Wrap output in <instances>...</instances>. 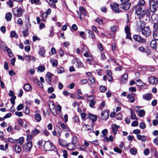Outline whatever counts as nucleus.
Returning <instances> with one entry per match:
<instances>
[{"label": "nucleus", "instance_id": "4be33fe9", "mask_svg": "<svg viewBox=\"0 0 158 158\" xmlns=\"http://www.w3.org/2000/svg\"><path fill=\"white\" fill-rule=\"evenodd\" d=\"M151 19L153 23L157 22L158 21V15L156 14H154L152 15Z\"/></svg>", "mask_w": 158, "mask_h": 158}, {"label": "nucleus", "instance_id": "774afa93", "mask_svg": "<svg viewBox=\"0 0 158 158\" xmlns=\"http://www.w3.org/2000/svg\"><path fill=\"white\" fill-rule=\"evenodd\" d=\"M0 30L3 33H5L6 31V28L4 26H2L0 28Z\"/></svg>", "mask_w": 158, "mask_h": 158}, {"label": "nucleus", "instance_id": "473e14b6", "mask_svg": "<svg viewBox=\"0 0 158 158\" xmlns=\"http://www.w3.org/2000/svg\"><path fill=\"white\" fill-rule=\"evenodd\" d=\"M10 37L11 38H13L14 37L16 38H18V35L15 31H12L10 32Z\"/></svg>", "mask_w": 158, "mask_h": 158}, {"label": "nucleus", "instance_id": "603ef678", "mask_svg": "<svg viewBox=\"0 0 158 158\" xmlns=\"http://www.w3.org/2000/svg\"><path fill=\"white\" fill-rule=\"evenodd\" d=\"M100 90L101 92H105L106 90V88L104 86H102L100 88Z\"/></svg>", "mask_w": 158, "mask_h": 158}, {"label": "nucleus", "instance_id": "bf43d9fd", "mask_svg": "<svg viewBox=\"0 0 158 158\" xmlns=\"http://www.w3.org/2000/svg\"><path fill=\"white\" fill-rule=\"evenodd\" d=\"M17 23L19 24L20 26L23 25V21L20 18H19L17 21Z\"/></svg>", "mask_w": 158, "mask_h": 158}, {"label": "nucleus", "instance_id": "9b49d317", "mask_svg": "<svg viewBox=\"0 0 158 158\" xmlns=\"http://www.w3.org/2000/svg\"><path fill=\"white\" fill-rule=\"evenodd\" d=\"M133 39L136 41L141 43H145L146 40L139 35H135L133 36Z\"/></svg>", "mask_w": 158, "mask_h": 158}, {"label": "nucleus", "instance_id": "0eeeda50", "mask_svg": "<svg viewBox=\"0 0 158 158\" xmlns=\"http://www.w3.org/2000/svg\"><path fill=\"white\" fill-rule=\"evenodd\" d=\"M48 104L49 106V107L51 110V112L54 116H56L57 114L56 112V110L53 112L54 108L55 107V105L54 103L51 101H49L48 102Z\"/></svg>", "mask_w": 158, "mask_h": 158}, {"label": "nucleus", "instance_id": "8fccbe9b", "mask_svg": "<svg viewBox=\"0 0 158 158\" xmlns=\"http://www.w3.org/2000/svg\"><path fill=\"white\" fill-rule=\"evenodd\" d=\"M52 61H53V62L52 63V65L53 66H56L57 64H58V62L55 59V60H51V62H52Z\"/></svg>", "mask_w": 158, "mask_h": 158}, {"label": "nucleus", "instance_id": "aec40b11", "mask_svg": "<svg viewBox=\"0 0 158 158\" xmlns=\"http://www.w3.org/2000/svg\"><path fill=\"white\" fill-rule=\"evenodd\" d=\"M131 116L130 117V118L132 120H136L138 119V118L136 116V114L134 111L132 109L131 110Z\"/></svg>", "mask_w": 158, "mask_h": 158}, {"label": "nucleus", "instance_id": "0e129e2a", "mask_svg": "<svg viewBox=\"0 0 158 158\" xmlns=\"http://www.w3.org/2000/svg\"><path fill=\"white\" fill-rule=\"evenodd\" d=\"M98 47L100 51H102L103 50V46L101 44H98Z\"/></svg>", "mask_w": 158, "mask_h": 158}, {"label": "nucleus", "instance_id": "423d86ee", "mask_svg": "<svg viewBox=\"0 0 158 158\" xmlns=\"http://www.w3.org/2000/svg\"><path fill=\"white\" fill-rule=\"evenodd\" d=\"M32 147V142L31 141H29L27 143H25L23 145V148L25 151H30L31 150Z\"/></svg>", "mask_w": 158, "mask_h": 158}, {"label": "nucleus", "instance_id": "f8f14e48", "mask_svg": "<svg viewBox=\"0 0 158 158\" xmlns=\"http://www.w3.org/2000/svg\"><path fill=\"white\" fill-rule=\"evenodd\" d=\"M109 111H103L101 114L102 119L104 120L107 119L109 117Z\"/></svg>", "mask_w": 158, "mask_h": 158}, {"label": "nucleus", "instance_id": "393cba45", "mask_svg": "<svg viewBox=\"0 0 158 158\" xmlns=\"http://www.w3.org/2000/svg\"><path fill=\"white\" fill-rule=\"evenodd\" d=\"M91 97H93V96H91L90 97H88L87 98L88 100H89L90 101L89 104V106L92 108H93V106L95 105L96 103V102L93 100H90V98Z\"/></svg>", "mask_w": 158, "mask_h": 158}, {"label": "nucleus", "instance_id": "7c9ffc66", "mask_svg": "<svg viewBox=\"0 0 158 158\" xmlns=\"http://www.w3.org/2000/svg\"><path fill=\"white\" fill-rule=\"evenodd\" d=\"M60 144L63 147H65L67 146V143L66 141L62 139H60L59 140Z\"/></svg>", "mask_w": 158, "mask_h": 158}, {"label": "nucleus", "instance_id": "b1692460", "mask_svg": "<svg viewBox=\"0 0 158 158\" xmlns=\"http://www.w3.org/2000/svg\"><path fill=\"white\" fill-rule=\"evenodd\" d=\"M45 52L44 47L42 46L40 47L39 53L40 56L44 57Z\"/></svg>", "mask_w": 158, "mask_h": 158}, {"label": "nucleus", "instance_id": "6ab92c4d", "mask_svg": "<svg viewBox=\"0 0 158 158\" xmlns=\"http://www.w3.org/2000/svg\"><path fill=\"white\" fill-rule=\"evenodd\" d=\"M145 2L144 0H140L138 3L135 6L136 7H140L141 8H144Z\"/></svg>", "mask_w": 158, "mask_h": 158}, {"label": "nucleus", "instance_id": "f704fd0d", "mask_svg": "<svg viewBox=\"0 0 158 158\" xmlns=\"http://www.w3.org/2000/svg\"><path fill=\"white\" fill-rule=\"evenodd\" d=\"M15 150L17 153H19L21 151V148L20 146L15 145Z\"/></svg>", "mask_w": 158, "mask_h": 158}, {"label": "nucleus", "instance_id": "cd10ccee", "mask_svg": "<svg viewBox=\"0 0 158 158\" xmlns=\"http://www.w3.org/2000/svg\"><path fill=\"white\" fill-rule=\"evenodd\" d=\"M12 17V15L11 13H8L5 15V19L7 21H10L11 20Z\"/></svg>", "mask_w": 158, "mask_h": 158}, {"label": "nucleus", "instance_id": "e433bc0d", "mask_svg": "<svg viewBox=\"0 0 158 158\" xmlns=\"http://www.w3.org/2000/svg\"><path fill=\"white\" fill-rule=\"evenodd\" d=\"M40 130H37L36 128H35L34 130L31 131V134L33 136H35L40 133Z\"/></svg>", "mask_w": 158, "mask_h": 158}, {"label": "nucleus", "instance_id": "f3484780", "mask_svg": "<svg viewBox=\"0 0 158 158\" xmlns=\"http://www.w3.org/2000/svg\"><path fill=\"white\" fill-rule=\"evenodd\" d=\"M89 117L90 119L92 121V122H95L97 119V117L96 115L92 114H88ZM92 125H94V123H92Z\"/></svg>", "mask_w": 158, "mask_h": 158}, {"label": "nucleus", "instance_id": "a19ab883", "mask_svg": "<svg viewBox=\"0 0 158 158\" xmlns=\"http://www.w3.org/2000/svg\"><path fill=\"white\" fill-rule=\"evenodd\" d=\"M127 97L128 98L129 101L131 102H133L135 101V98L130 94H128L127 95Z\"/></svg>", "mask_w": 158, "mask_h": 158}, {"label": "nucleus", "instance_id": "2f4dec72", "mask_svg": "<svg viewBox=\"0 0 158 158\" xmlns=\"http://www.w3.org/2000/svg\"><path fill=\"white\" fill-rule=\"evenodd\" d=\"M150 46L153 48L155 49L156 48L157 44L156 41L155 40H152Z\"/></svg>", "mask_w": 158, "mask_h": 158}, {"label": "nucleus", "instance_id": "ea45409f", "mask_svg": "<svg viewBox=\"0 0 158 158\" xmlns=\"http://www.w3.org/2000/svg\"><path fill=\"white\" fill-rule=\"evenodd\" d=\"M24 57L25 59L26 60L28 61V62H30L31 60V56L30 55H26L24 54Z\"/></svg>", "mask_w": 158, "mask_h": 158}, {"label": "nucleus", "instance_id": "39448f33", "mask_svg": "<svg viewBox=\"0 0 158 158\" xmlns=\"http://www.w3.org/2000/svg\"><path fill=\"white\" fill-rule=\"evenodd\" d=\"M142 34L146 37H148L151 33V31L149 27H145L142 30Z\"/></svg>", "mask_w": 158, "mask_h": 158}, {"label": "nucleus", "instance_id": "c756f323", "mask_svg": "<svg viewBox=\"0 0 158 158\" xmlns=\"http://www.w3.org/2000/svg\"><path fill=\"white\" fill-rule=\"evenodd\" d=\"M66 146L68 147V149L70 150H72L74 149L75 148V145L73 143H67Z\"/></svg>", "mask_w": 158, "mask_h": 158}, {"label": "nucleus", "instance_id": "680f3d73", "mask_svg": "<svg viewBox=\"0 0 158 158\" xmlns=\"http://www.w3.org/2000/svg\"><path fill=\"white\" fill-rule=\"evenodd\" d=\"M131 125L132 127H136L138 126V123L137 121H135L132 122L131 123Z\"/></svg>", "mask_w": 158, "mask_h": 158}, {"label": "nucleus", "instance_id": "5701e85b", "mask_svg": "<svg viewBox=\"0 0 158 158\" xmlns=\"http://www.w3.org/2000/svg\"><path fill=\"white\" fill-rule=\"evenodd\" d=\"M52 74L48 72L45 76V80L48 82H50L51 80V77Z\"/></svg>", "mask_w": 158, "mask_h": 158}, {"label": "nucleus", "instance_id": "ddd939ff", "mask_svg": "<svg viewBox=\"0 0 158 158\" xmlns=\"http://www.w3.org/2000/svg\"><path fill=\"white\" fill-rule=\"evenodd\" d=\"M40 110H36L35 112V120L38 122H40L41 119V117L40 114Z\"/></svg>", "mask_w": 158, "mask_h": 158}, {"label": "nucleus", "instance_id": "13d9d810", "mask_svg": "<svg viewBox=\"0 0 158 158\" xmlns=\"http://www.w3.org/2000/svg\"><path fill=\"white\" fill-rule=\"evenodd\" d=\"M77 142V139L76 136H73V137L72 143L75 145Z\"/></svg>", "mask_w": 158, "mask_h": 158}, {"label": "nucleus", "instance_id": "e2e57ef3", "mask_svg": "<svg viewBox=\"0 0 158 158\" xmlns=\"http://www.w3.org/2000/svg\"><path fill=\"white\" fill-rule=\"evenodd\" d=\"M17 122L21 126H23V120L22 119H19L17 120Z\"/></svg>", "mask_w": 158, "mask_h": 158}, {"label": "nucleus", "instance_id": "7ed1b4c3", "mask_svg": "<svg viewBox=\"0 0 158 158\" xmlns=\"http://www.w3.org/2000/svg\"><path fill=\"white\" fill-rule=\"evenodd\" d=\"M149 4L153 9V12H155L158 9V0H150Z\"/></svg>", "mask_w": 158, "mask_h": 158}, {"label": "nucleus", "instance_id": "c85d7f7f", "mask_svg": "<svg viewBox=\"0 0 158 158\" xmlns=\"http://www.w3.org/2000/svg\"><path fill=\"white\" fill-rule=\"evenodd\" d=\"M153 35L155 40H158V30H154L153 31Z\"/></svg>", "mask_w": 158, "mask_h": 158}, {"label": "nucleus", "instance_id": "c03bdc74", "mask_svg": "<svg viewBox=\"0 0 158 158\" xmlns=\"http://www.w3.org/2000/svg\"><path fill=\"white\" fill-rule=\"evenodd\" d=\"M139 114L140 117H143L145 114V111L143 110H140L139 112Z\"/></svg>", "mask_w": 158, "mask_h": 158}, {"label": "nucleus", "instance_id": "69168bd1", "mask_svg": "<svg viewBox=\"0 0 158 158\" xmlns=\"http://www.w3.org/2000/svg\"><path fill=\"white\" fill-rule=\"evenodd\" d=\"M89 80L92 82V83H95V79L92 76L90 77H89Z\"/></svg>", "mask_w": 158, "mask_h": 158}, {"label": "nucleus", "instance_id": "f03ea898", "mask_svg": "<svg viewBox=\"0 0 158 158\" xmlns=\"http://www.w3.org/2000/svg\"><path fill=\"white\" fill-rule=\"evenodd\" d=\"M43 148L45 151H53L55 152V154H58L57 149L55 148L53 143L48 141L45 142L43 147Z\"/></svg>", "mask_w": 158, "mask_h": 158}, {"label": "nucleus", "instance_id": "4c0bfd02", "mask_svg": "<svg viewBox=\"0 0 158 158\" xmlns=\"http://www.w3.org/2000/svg\"><path fill=\"white\" fill-rule=\"evenodd\" d=\"M88 33L89 34V36H90L91 38L92 39H95V36L94 33L91 31L89 30H87Z\"/></svg>", "mask_w": 158, "mask_h": 158}, {"label": "nucleus", "instance_id": "20e7f679", "mask_svg": "<svg viewBox=\"0 0 158 158\" xmlns=\"http://www.w3.org/2000/svg\"><path fill=\"white\" fill-rule=\"evenodd\" d=\"M14 15L17 17H20L23 13V10L21 8H15L13 10Z\"/></svg>", "mask_w": 158, "mask_h": 158}, {"label": "nucleus", "instance_id": "5fc2aeb1", "mask_svg": "<svg viewBox=\"0 0 158 158\" xmlns=\"http://www.w3.org/2000/svg\"><path fill=\"white\" fill-rule=\"evenodd\" d=\"M139 127L142 129H144L146 127V125L145 123L143 122L141 123L139 125Z\"/></svg>", "mask_w": 158, "mask_h": 158}, {"label": "nucleus", "instance_id": "9d476101", "mask_svg": "<svg viewBox=\"0 0 158 158\" xmlns=\"http://www.w3.org/2000/svg\"><path fill=\"white\" fill-rule=\"evenodd\" d=\"M131 5V4L128 2H121V6L122 8L124 10H128Z\"/></svg>", "mask_w": 158, "mask_h": 158}, {"label": "nucleus", "instance_id": "864d4df0", "mask_svg": "<svg viewBox=\"0 0 158 158\" xmlns=\"http://www.w3.org/2000/svg\"><path fill=\"white\" fill-rule=\"evenodd\" d=\"M76 62L77 63L78 67V68H80L82 67V64L79 60H76Z\"/></svg>", "mask_w": 158, "mask_h": 158}, {"label": "nucleus", "instance_id": "4468645a", "mask_svg": "<svg viewBox=\"0 0 158 158\" xmlns=\"http://www.w3.org/2000/svg\"><path fill=\"white\" fill-rule=\"evenodd\" d=\"M145 25V23L143 21L139 20V23H136V26L138 29H140L141 30L143 29V27Z\"/></svg>", "mask_w": 158, "mask_h": 158}, {"label": "nucleus", "instance_id": "a211bd4d", "mask_svg": "<svg viewBox=\"0 0 158 158\" xmlns=\"http://www.w3.org/2000/svg\"><path fill=\"white\" fill-rule=\"evenodd\" d=\"M111 127L114 134L115 135L116 134L118 128V126L115 124H112L111 126Z\"/></svg>", "mask_w": 158, "mask_h": 158}, {"label": "nucleus", "instance_id": "412c9836", "mask_svg": "<svg viewBox=\"0 0 158 158\" xmlns=\"http://www.w3.org/2000/svg\"><path fill=\"white\" fill-rule=\"evenodd\" d=\"M79 10L81 14L84 16L86 15V11L84 7L82 6H80L79 7Z\"/></svg>", "mask_w": 158, "mask_h": 158}, {"label": "nucleus", "instance_id": "de8ad7c7", "mask_svg": "<svg viewBox=\"0 0 158 158\" xmlns=\"http://www.w3.org/2000/svg\"><path fill=\"white\" fill-rule=\"evenodd\" d=\"M24 141V138L23 137H22L19 139L17 141V143L20 144L21 145L23 143Z\"/></svg>", "mask_w": 158, "mask_h": 158}, {"label": "nucleus", "instance_id": "052dcab7", "mask_svg": "<svg viewBox=\"0 0 158 158\" xmlns=\"http://www.w3.org/2000/svg\"><path fill=\"white\" fill-rule=\"evenodd\" d=\"M16 98V97L15 96H14L13 97H12L10 99L11 102L14 105L15 104V100Z\"/></svg>", "mask_w": 158, "mask_h": 158}, {"label": "nucleus", "instance_id": "49530a36", "mask_svg": "<svg viewBox=\"0 0 158 158\" xmlns=\"http://www.w3.org/2000/svg\"><path fill=\"white\" fill-rule=\"evenodd\" d=\"M128 78V75L127 74H125L123 75L122 77V80L125 83V81H126L127 80V79Z\"/></svg>", "mask_w": 158, "mask_h": 158}, {"label": "nucleus", "instance_id": "c9c22d12", "mask_svg": "<svg viewBox=\"0 0 158 158\" xmlns=\"http://www.w3.org/2000/svg\"><path fill=\"white\" fill-rule=\"evenodd\" d=\"M137 85L139 86H144L145 84L141 80L138 79L136 80Z\"/></svg>", "mask_w": 158, "mask_h": 158}, {"label": "nucleus", "instance_id": "a18cd8bd", "mask_svg": "<svg viewBox=\"0 0 158 158\" xmlns=\"http://www.w3.org/2000/svg\"><path fill=\"white\" fill-rule=\"evenodd\" d=\"M45 69V67L44 66H40L38 68V70L40 72H43Z\"/></svg>", "mask_w": 158, "mask_h": 158}, {"label": "nucleus", "instance_id": "37998d69", "mask_svg": "<svg viewBox=\"0 0 158 158\" xmlns=\"http://www.w3.org/2000/svg\"><path fill=\"white\" fill-rule=\"evenodd\" d=\"M47 14L44 13H43L41 15V20L43 21H45L47 17Z\"/></svg>", "mask_w": 158, "mask_h": 158}, {"label": "nucleus", "instance_id": "6e6d98bb", "mask_svg": "<svg viewBox=\"0 0 158 158\" xmlns=\"http://www.w3.org/2000/svg\"><path fill=\"white\" fill-rule=\"evenodd\" d=\"M63 152V156L64 158H68V153L67 151L65 150H64L62 151Z\"/></svg>", "mask_w": 158, "mask_h": 158}, {"label": "nucleus", "instance_id": "bb28decb", "mask_svg": "<svg viewBox=\"0 0 158 158\" xmlns=\"http://www.w3.org/2000/svg\"><path fill=\"white\" fill-rule=\"evenodd\" d=\"M24 89L26 91H30L32 89V87L31 85L29 84H27L23 86Z\"/></svg>", "mask_w": 158, "mask_h": 158}, {"label": "nucleus", "instance_id": "6e6552de", "mask_svg": "<svg viewBox=\"0 0 158 158\" xmlns=\"http://www.w3.org/2000/svg\"><path fill=\"white\" fill-rule=\"evenodd\" d=\"M148 82L150 84L156 85L158 83V78L152 76L148 78Z\"/></svg>", "mask_w": 158, "mask_h": 158}, {"label": "nucleus", "instance_id": "2eb2a0df", "mask_svg": "<svg viewBox=\"0 0 158 158\" xmlns=\"http://www.w3.org/2000/svg\"><path fill=\"white\" fill-rule=\"evenodd\" d=\"M152 95L151 93H147L143 95V98L147 101H150L152 98Z\"/></svg>", "mask_w": 158, "mask_h": 158}, {"label": "nucleus", "instance_id": "4d7b16f0", "mask_svg": "<svg viewBox=\"0 0 158 158\" xmlns=\"http://www.w3.org/2000/svg\"><path fill=\"white\" fill-rule=\"evenodd\" d=\"M23 105L22 104H20L17 106L16 109L18 110H20L23 108Z\"/></svg>", "mask_w": 158, "mask_h": 158}, {"label": "nucleus", "instance_id": "dca6fc26", "mask_svg": "<svg viewBox=\"0 0 158 158\" xmlns=\"http://www.w3.org/2000/svg\"><path fill=\"white\" fill-rule=\"evenodd\" d=\"M112 9L115 12H118V4L117 3L110 4Z\"/></svg>", "mask_w": 158, "mask_h": 158}, {"label": "nucleus", "instance_id": "58836bf2", "mask_svg": "<svg viewBox=\"0 0 158 158\" xmlns=\"http://www.w3.org/2000/svg\"><path fill=\"white\" fill-rule=\"evenodd\" d=\"M130 152L131 154L135 155L137 153V150L135 148H132L130 149Z\"/></svg>", "mask_w": 158, "mask_h": 158}, {"label": "nucleus", "instance_id": "a878e982", "mask_svg": "<svg viewBox=\"0 0 158 158\" xmlns=\"http://www.w3.org/2000/svg\"><path fill=\"white\" fill-rule=\"evenodd\" d=\"M137 137L138 140H141L143 142H145L146 140V137L144 135H137Z\"/></svg>", "mask_w": 158, "mask_h": 158}, {"label": "nucleus", "instance_id": "f257e3e1", "mask_svg": "<svg viewBox=\"0 0 158 158\" xmlns=\"http://www.w3.org/2000/svg\"><path fill=\"white\" fill-rule=\"evenodd\" d=\"M135 13L136 14L138 19H140L143 18L146 15L148 16L150 14V9H144V8L139 7H135Z\"/></svg>", "mask_w": 158, "mask_h": 158}, {"label": "nucleus", "instance_id": "09e8293b", "mask_svg": "<svg viewBox=\"0 0 158 158\" xmlns=\"http://www.w3.org/2000/svg\"><path fill=\"white\" fill-rule=\"evenodd\" d=\"M61 127L65 131H68L69 130V129L68 127L64 123H62L60 125Z\"/></svg>", "mask_w": 158, "mask_h": 158}, {"label": "nucleus", "instance_id": "3c124183", "mask_svg": "<svg viewBox=\"0 0 158 158\" xmlns=\"http://www.w3.org/2000/svg\"><path fill=\"white\" fill-rule=\"evenodd\" d=\"M64 69L62 67H60L57 69V72L58 73H61L64 72Z\"/></svg>", "mask_w": 158, "mask_h": 158}, {"label": "nucleus", "instance_id": "338daca9", "mask_svg": "<svg viewBox=\"0 0 158 158\" xmlns=\"http://www.w3.org/2000/svg\"><path fill=\"white\" fill-rule=\"evenodd\" d=\"M7 4L10 7H12L13 6V3L12 1L9 0L7 2Z\"/></svg>", "mask_w": 158, "mask_h": 158}, {"label": "nucleus", "instance_id": "72a5a7b5", "mask_svg": "<svg viewBox=\"0 0 158 158\" xmlns=\"http://www.w3.org/2000/svg\"><path fill=\"white\" fill-rule=\"evenodd\" d=\"M7 46L4 42H1L0 43V48L3 51H6Z\"/></svg>", "mask_w": 158, "mask_h": 158}, {"label": "nucleus", "instance_id": "79ce46f5", "mask_svg": "<svg viewBox=\"0 0 158 158\" xmlns=\"http://www.w3.org/2000/svg\"><path fill=\"white\" fill-rule=\"evenodd\" d=\"M22 33L23 36L24 37L27 36L29 34L28 29H27L25 30L22 31Z\"/></svg>", "mask_w": 158, "mask_h": 158}, {"label": "nucleus", "instance_id": "1a4fd4ad", "mask_svg": "<svg viewBox=\"0 0 158 158\" xmlns=\"http://www.w3.org/2000/svg\"><path fill=\"white\" fill-rule=\"evenodd\" d=\"M124 30L126 34V38L129 39L130 40H131L132 39L131 36V33L130 32V27L128 25L126 26L124 28Z\"/></svg>", "mask_w": 158, "mask_h": 158}]
</instances>
